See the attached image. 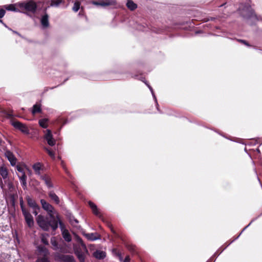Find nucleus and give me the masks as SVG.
I'll list each match as a JSON object with an SVG mask.
<instances>
[{"mask_svg": "<svg viewBox=\"0 0 262 262\" xmlns=\"http://www.w3.org/2000/svg\"><path fill=\"white\" fill-rule=\"evenodd\" d=\"M38 226L43 230H49L51 227L53 230H55L58 227L57 221L55 219L49 220L48 217L42 215H38L36 219Z\"/></svg>", "mask_w": 262, "mask_h": 262, "instance_id": "1", "label": "nucleus"}, {"mask_svg": "<svg viewBox=\"0 0 262 262\" xmlns=\"http://www.w3.org/2000/svg\"><path fill=\"white\" fill-rule=\"evenodd\" d=\"M74 252L78 258L81 262L84 261L85 253L88 252L86 246L84 244L81 245H73Z\"/></svg>", "mask_w": 262, "mask_h": 262, "instance_id": "2", "label": "nucleus"}, {"mask_svg": "<svg viewBox=\"0 0 262 262\" xmlns=\"http://www.w3.org/2000/svg\"><path fill=\"white\" fill-rule=\"evenodd\" d=\"M39 256L35 262H50L48 256L49 255L48 250L43 246L38 247Z\"/></svg>", "mask_w": 262, "mask_h": 262, "instance_id": "3", "label": "nucleus"}, {"mask_svg": "<svg viewBox=\"0 0 262 262\" xmlns=\"http://www.w3.org/2000/svg\"><path fill=\"white\" fill-rule=\"evenodd\" d=\"M20 207L28 226L30 228L33 227L34 225V220L33 216L30 212L26 210L22 203H20Z\"/></svg>", "mask_w": 262, "mask_h": 262, "instance_id": "4", "label": "nucleus"}, {"mask_svg": "<svg viewBox=\"0 0 262 262\" xmlns=\"http://www.w3.org/2000/svg\"><path fill=\"white\" fill-rule=\"evenodd\" d=\"M54 257L55 259L59 262H75L74 257L72 255L56 253L55 254Z\"/></svg>", "mask_w": 262, "mask_h": 262, "instance_id": "5", "label": "nucleus"}, {"mask_svg": "<svg viewBox=\"0 0 262 262\" xmlns=\"http://www.w3.org/2000/svg\"><path fill=\"white\" fill-rule=\"evenodd\" d=\"M19 6L21 8L32 12H34L35 11L37 7L36 3L32 1L21 3Z\"/></svg>", "mask_w": 262, "mask_h": 262, "instance_id": "6", "label": "nucleus"}, {"mask_svg": "<svg viewBox=\"0 0 262 262\" xmlns=\"http://www.w3.org/2000/svg\"><path fill=\"white\" fill-rule=\"evenodd\" d=\"M51 244L52 246V248L54 250H59L62 253H69L70 251L66 248L63 246L58 245L56 238L52 237L51 238Z\"/></svg>", "mask_w": 262, "mask_h": 262, "instance_id": "7", "label": "nucleus"}, {"mask_svg": "<svg viewBox=\"0 0 262 262\" xmlns=\"http://www.w3.org/2000/svg\"><path fill=\"white\" fill-rule=\"evenodd\" d=\"M92 3L95 5L107 6L116 4L115 0H92Z\"/></svg>", "mask_w": 262, "mask_h": 262, "instance_id": "8", "label": "nucleus"}, {"mask_svg": "<svg viewBox=\"0 0 262 262\" xmlns=\"http://www.w3.org/2000/svg\"><path fill=\"white\" fill-rule=\"evenodd\" d=\"M45 134L44 138L47 140L48 144L50 146H53L55 144V140L53 138L51 130L47 129L43 131Z\"/></svg>", "mask_w": 262, "mask_h": 262, "instance_id": "9", "label": "nucleus"}, {"mask_svg": "<svg viewBox=\"0 0 262 262\" xmlns=\"http://www.w3.org/2000/svg\"><path fill=\"white\" fill-rule=\"evenodd\" d=\"M40 203L42 208L47 211L51 216H52L54 210L52 206L43 199L40 200Z\"/></svg>", "mask_w": 262, "mask_h": 262, "instance_id": "10", "label": "nucleus"}, {"mask_svg": "<svg viewBox=\"0 0 262 262\" xmlns=\"http://www.w3.org/2000/svg\"><path fill=\"white\" fill-rule=\"evenodd\" d=\"M13 125L16 128L19 129L20 130H21V132L25 134H28L29 133V130L28 128L25 124L19 122H14L13 123Z\"/></svg>", "mask_w": 262, "mask_h": 262, "instance_id": "11", "label": "nucleus"}, {"mask_svg": "<svg viewBox=\"0 0 262 262\" xmlns=\"http://www.w3.org/2000/svg\"><path fill=\"white\" fill-rule=\"evenodd\" d=\"M5 155L9 161L12 166L16 165L17 160L12 152L9 150H7L5 153Z\"/></svg>", "mask_w": 262, "mask_h": 262, "instance_id": "12", "label": "nucleus"}, {"mask_svg": "<svg viewBox=\"0 0 262 262\" xmlns=\"http://www.w3.org/2000/svg\"><path fill=\"white\" fill-rule=\"evenodd\" d=\"M40 179L44 181L45 184L48 188H51L53 187V185L51 181V178L49 175L46 174L40 176Z\"/></svg>", "mask_w": 262, "mask_h": 262, "instance_id": "13", "label": "nucleus"}, {"mask_svg": "<svg viewBox=\"0 0 262 262\" xmlns=\"http://www.w3.org/2000/svg\"><path fill=\"white\" fill-rule=\"evenodd\" d=\"M33 169H34L35 174L40 177V176H41V171L43 169V166L41 163L38 162L33 165Z\"/></svg>", "mask_w": 262, "mask_h": 262, "instance_id": "14", "label": "nucleus"}, {"mask_svg": "<svg viewBox=\"0 0 262 262\" xmlns=\"http://www.w3.org/2000/svg\"><path fill=\"white\" fill-rule=\"evenodd\" d=\"M83 235L90 241H95L100 237L99 235L97 233H83Z\"/></svg>", "mask_w": 262, "mask_h": 262, "instance_id": "15", "label": "nucleus"}, {"mask_svg": "<svg viewBox=\"0 0 262 262\" xmlns=\"http://www.w3.org/2000/svg\"><path fill=\"white\" fill-rule=\"evenodd\" d=\"M90 207H91V209L92 210V211L94 214L100 217L101 216V213L99 211V209L97 208L96 205L94 204L92 202H89V203Z\"/></svg>", "mask_w": 262, "mask_h": 262, "instance_id": "16", "label": "nucleus"}, {"mask_svg": "<svg viewBox=\"0 0 262 262\" xmlns=\"http://www.w3.org/2000/svg\"><path fill=\"white\" fill-rule=\"evenodd\" d=\"M18 176L23 187L24 189H25L27 187V176L25 173H23L21 174H18Z\"/></svg>", "mask_w": 262, "mask_h": 262, "instance_id": "17", "label": "nucleus"}, {"mask_svg": "<svg viewBox=\"0 0 262 262\" xmlns=\"http://www.w3.org/2000/svg\"><path fill=\"white\" fill-rule=\"evenodd\" d=\"M62 235L66 241L68 242H70L71 241L72 237L68 230L63 229L62 230Z\"/></svg>", "mask_w": 262, "mask_h": 262, "instance_id": "18", "label": "nucleus"}, {"mask_svg": "<svg viewBox=\"0 0 262 262\" xmlns=\"http://www.w3.org/2000/svg\"><path fill=\"white\" fill-rule=\"evenodd\" d=\"M49 119L47 118H43L39 119L38 121V124L39 126L43 128H47L49 125Z\"/></svg>", "mask_w": 262, "mask_h": 262, "instance_id": "19", "label": "nucleus"}, {"mask_svg": "<svg viewBox=\"0 0 262 262\" xmlns=\"http://www.w3.org/2000/svg\"><path fill=\"white\" fill-rule=\"evenodd\" d=\"M41 112V108L40 104H35L33 105L32 110V114L34 115L37 113H40Z\"/></svg>", "mask_w": 262, "mask_h": 262, "instance_id": "20", "label": "nucleus"}, {"mask_svg": "<svg viewBox=\"0 0 262 262\" xmlns=\"http://www.w3.org/2000/svg\"><path fill=\"white\" fill-rule=\"evenodd\" d=\"M28 205L32 208H39V206L37 205L35 201L31 198L28 197L27 199Z\"/></svg>", "mask_w": 262, "mask_h": 262, "instance_id": "21", "label": "nucleus"}, {"mask_svg": "<svg viewBox=\"0 0 262 262\" xmlns=\"http://www.w3.org/2000/svg\"><path fill=\"white\" fill-rule=\"evenodd\" d=\"M126 6L132 11L134 10L137 7V5L132 0H127Z\"/></svg>", "mask_w": 262, "mask_h": 262, "instance_id": "22", "label": "nucleus"}, {"mask_svg": "<svg viewBox=\"0 0 262 262\" xmlns=\"http://www.w3.org/2000/svg\"><path fill=\"white\" fill-rule=\"evenodd\" d=\"M0 174L4 179L7 178L8 176V170L6 167L2 166L0 168Z\"/></svg>", "mask_w": 262, "mask_h": 262, "instance_id": "23", "label": "nucleus"}, {"mask_svg": "<svg viewBox=\"0 0 262 262\" xmlns=\"http://www.w3.org/2000/svg\"><path fill=\"white\" fill-rule=\"evenodd\" d=\"M41 24L44 27L49 26L48 15L47 14L44 15L41 19Z\"/></svg>", "mask_w": 262, "mask_h": 262, "instance_id": "24", "label": "nucleus"}, {"mask_svg": "<svg viewBox=\"0 0 262 262\" xmlns=\"http://www.w3.org/2000/svg\"><path fill=\"white\" fill-rule=\"evenodd\" d=\"M50 198L53 200L56 204L59 203V199L58 196L53 192L50 191L49 193Z\"/></svg>", "mask_w": 262, "mask_h": 262, "instance_id": "25", "label": "nucleus"}, {"mask_svg": "<svg viewBox=\"0 0 262 262\" xmlns=\"http://www.w3.org/2000/svg\"><path fill=\"white\" fill-rule=\"evenodd\" d=\"M94 256L98 259H102L105 256V254L101 251H97L94 253Z\"/></svg>", "mask_w": 262, "mask_h": 262, "instance_id": "26", "label": "nucleus"}, {"mask_svg": "<svg viewBox=\"0 0 262 262\" xmlns=\"http://www.w3.org/2000/svg\"><path fill=\"white\" fill-rule=\"evenodd\" d=\"M66 0H52L51 2V6L58 7L61 4H64Z\"/></svg>", "mask_w": 262, "mask_h": 262, "instance_id": "27", "label": "nucleus"}, {"mask_svg": "<svg viewBox=\"0 0 262 262\" xmlns=\"http://www.w3.org/2000/svg\"><path fill=\"white\" fill-rule=\"evenodd\" d=\"M17 170L19 172L18 174H21L23 173H25L24 171V166L23 165L18 164L16 166Z\"/></svg>", "mask_w": 262, "mask_h": 262, "instance_id": "28", "label": "nucleus"}, {"mask_svg": "<svg viewBox=\"0 0 262 262\" xmlns=\"http://www.w3.org/2000/svg\"><path fill=\"white\" fill-rule=\"evenodd\" d=\"M80 3L79 1H76L74 4V6L72 8L73 10L75 12L78 11L80 8Z\"/></svg>", "mask_w": 262, "mask_h": 262, "instance_id": "29", "label": "nucleus"}, {"mask_svg": "<svg viewBox=\"0 0 262 262\" xmlns=\"http://www.w3.org/2000/svg\"><path fill=\"white\" fill-rule=\"evenodd\" d=\"M6 9L8 10L17 11L15 6L13 4L9 5L6 6Z\"/></svg>", "mask_w": 262, "mask_h": 262, "instance_id": "30", "label": "nucleus"}, {"mask_svg": "<svg viewBox=\"0 0 262 262\" xmlns=\"http://www.w3.org/2000/svg\"><path fill=\"white\" fill-rule=\"evenodd\" d=\"M47 151L49 154V155L52 158V159H54L55 158V154H54V152L51 150L50 149H47Z\"/></svg>", "mask_w": 262, "mask_h": 262, "instance_id": "31", "label": "nucleus"}, {"mask_svg": "<svg viewBox=\"0 0 262 262\" xmlns=\"http://www.w3.org/2000/svg\"><path fill=\"white\" fill-rule=\"evenodd\" d=\"M247 10L249 12V13H250V15H248L247 17H251V16H255V13H254V11L252 9H250V8H248Z\"/></svg>", "mask_w": 262, "mask_h": 262, "instance_id": "32", "label": "nucleus"}, {"mask_svg": "<svg viewBox=\"0 0 262 262\" xmlns=\"http://www.w3.org/2000/svg\"><path fill=\"white\" fill-rule=\"evenodd\" d=\"M41 242L46 245H48V240L47 238L45 237V236L43 235H42L41 237Z\"/></svg>", "mask_w": 262, "mask_h": 262, "instance_id": "33", "label": "nucleus"}, {"mask_svg": "<svg viewBox=\"0 0 262 262\" xmlns=\"http://www.w3.org/2000/svg\"><path fill=\"white\" fill-rule=\"evenodd\" d=\"M76 241L79 243V245H82V244H84L82 239L79 236H76Z\"/></svg>", "mask_w": 262, "mask_h": 262, "instance_id": "34", "label": "nucleus"}, {"mask_svg": "<svg viewBox=\"0 0 262 262\" xmlns=\"http://www.w3.org/2000/svg\"><path fill=\"white\" fill-rule=\"evenodd\" d=\"M5 14V10L3 9L0 10V18H2Z\"/></svg>", "mask_w": 262, "mask_h": 262, "instance_id": "35", "label": "nucleus"}, {"mask_svg": "<svg viewBox=\"0 0 262 262\" xmlns=\"http://www.w3.org/2000/svg\"><path fill=\"white\" fill-rule=\"evenodd\" d=\"M33 209V213L35 215H37V214H38V210L39 209V208H32Z\"/></svg>", "mask_w": 262, "mask_h": 262, "instance_id": "36", "label": "nucleus"}, {"mask_svg": "<svg viewBox=\"0 0 262 262\" xmlns=\"http://www.w3.org/2000/svg\"><path fill=\"white\" fill-rule=\"evenodd\" d=\"M129 261H130V258H129V256H126L123 262H129Z\"/></svg>", "mask_w": 262, "mask_h": 262, "instance_id": "37", "label": "nucleus"}, {"mask_svg": "<svg viewBox=\"0 0 262 262\" xmlns=\"http://www.w3.org/2000/svg\"><path fill=\"white\" fill-rule=\"evenodd\" d=\"M239 41L242 42L243 43L247 45V46H249L248 43L245 41V40H239Z\"/></svg>", "mask_w": 262, "mask_h": 262, "instance_id": "38", "label": "nucleus"}, {"mask_svg": "<svg viewBox=\"0 0 262 262\" xmlns=\"http://www.w3.org/2000/svg\"><path fill=\"white\" fill-rule=\"evenodd\" d=\"M63 168L65 169V171L67 172V170L63 165H62Z\"/></svg>", "mask_w": 262, "mask_h": 262, "instance_id": "39", "label": "nucleus"}, {"mask_svg": "<svg viewBox=\"0 0 262 262\" xmlns=\"http://www.w3.org/2000/svg\"><path fill=\"white\" fill-rule=\"evenodd\" d=\"M149 88L150 90H151V92L152 93V90L151 88H150V86H149Z\"/></svg>", "mask_w": 262, "mask_h": 262, "instance_id": "40", "label": "nucleus"}]
</instances>
